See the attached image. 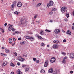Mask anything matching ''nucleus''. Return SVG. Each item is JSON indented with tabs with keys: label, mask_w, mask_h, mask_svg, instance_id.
Segmentation results:
<instances>
[{
	"label": "nucleus",
	"mask_w": 74,
	"mask_h": 74,
	"mask_svg": "<svg viewBox=\"0 0 74 74\" xmlns=\"http://www.w3.org/2000/svg\"><path fill=\"white\" fill-rule=\"evenodd\" d=\"M56 61V58L55 57H53L51 58L50 62L51 63H54Z\"/></svg>",
	"instance_id": "39448f33"
},
{
	"label": "nucleus",
	"mask_w": 74,
	"mask_h": 74,
	"mask_svg": "<svg viewBox=\"0 0 74 74\" xmlns=\"http://www.w3.org/2000/svg\"><path fill=\"white\" fill-rule=\"evenodd\" d=\"M1 56H7V54L2 53H1Z\"/></svg>",
	"instance_id": "a211bd4d"
},
{
	"label": "nucleus",
	"mask_w": 74,
	"mask_h": 74,
	"mask_svg": "<svg viewBox=\"0 0 74 74\" xmlns=\"http://www.w3.org/2000/svg\"><path fill=\"white\" fill-rule=\"evenodd\" d=\"M41 46H42L43 47L44 46V45H45L44 44V43H42L41 45Z\"/></svg>",
	"instance_id": "f704fd0d"
},
{
	"label": "nucleus",
	"mask_w": 74,
	"mask_h": 74,
	"mask_svg": "<svg viewBox=\"0 0 74 74\" xmlns=\"http://www.w3.org/2000/svg\"><path fill=\"white\" fill-rule=\"evenodd\" d=\"M70 57L72 59H74V53H72L70 54Z\"/></svg>",
	"instance_id": "9b49d317"
},
{
	"label": "nucleus",
	"mask_w": 74,
	"mask_h": 74,
	"mask_svg": "<svg viewBox=\"0 0 74 74\" xmlns=\"http://www.w3.org/2000/svg\"><path fill=\"white\" fill-rule=\"evenodd\" d=\"M53 13V12H50L49 13V14L50 15H52V14Z\"/></svg>",
	"instance_id": "37998d69"
},
{
	"label": "nucleus",
	"mask_w": 74,
	"mask_h": 74,
	"mask_svg": "<svg viewBox=\"0 0 74 74\" xmlns=\"http://www.w3.org/2000/svg\"><path fill=\"white\" fill-rule=\"evenodd\" d=\"M18 60L21 62H23L25 60V59L22 58L21 56H19L18 58Z\"/></svg>",
	"instance_id": "f03ea898"
},
{
	"label": "nucleus",
	"mask_w": 74,
	"mask_h": 74,
	"mask_svg": "<svg viewBox=\"0 0 74 74\" xmlns=\"http://www.w3.org/2000/svg\"><path fill=\"white\" fill-rule=\"evenodd\" d=\"M2 49H4V47H2Z\"/></svg>",
	"instance_id": "e2e57ef3"
},
{
	"label": "nucleus",
	"mask_w": 74,
	"mask_h": 74,
	"mask_svg": "<svg viewBox=\"0 0 74 74\" xmlns=\"http://www.w3.org/2000/svg\"><path fill=\"white\" fill-rule=\"evenodd\" d=\"M7 23H5L4 24V26H7Z\"/></svg>",
	"instance_id": "5fc2aeb1"
},
{
	"label": "nucleus",
	"mask_w": 74,
	"mask_h": 74,
	"mask_svg": "<svg viewBox=\"0 0 74 74\" xmlns=\"http://www.w3.org/2000/svg\"><path fill=\"white\" fill-rule=\"evenodd\" d=\"M13 54H14V56H17V54L16 52H14L13 53Z\"/></svg>",
	"instance_id": "b1692460"
},
{
	"label": "nucleus",
	"mask_w": 74,
	"mask_h": 74,
	"mask_svg": "<svg viewBox=\"0 0 74 74\" xmlns=\"http://www.w3.org/2000/svg\"><path fill=\"white\" fill-rule=\"evenodd\" d=\"M20 44L21 45H23V44H25V42H20Z\"/></svg>",
	"instance_id": "72a5a7b5"
},
{
	"label": "nucleus",
	"mask_w": 74,
	"mask_h": 74,
	"mask_svg": "<svg viewBox=\"0 0 74 74\" xmlns=\"http://www.w3.org/2000/svg\"><path fill=\"white\" fill-rule=\"evenodd\" d=\"M10 66L11 67H14L15 66V65L13 64V63H11L10 64Z\"/></svg>",
	"instance_id": "412c9836"
},
{
	"label": "nucleus",
	"mask_w": 74,
	"mask_h": 74,
	"mask_svg": "<svg viewBox=\"0 0 74 74\" xmlns=\"http://www.w3.org/2000/svg\"><path fill=\"white\" fill-rule=\"evenodd\" d=\"M36 63H40V61H39V60H36Z\"/></svg>",
	"instance_id": "8fccbe9b"
},
{
	"label": "nucleus",
	"mask_w": 74,
	"mask_h": 74,
	"mask_svg": "<svg viewBox=\"0 0 74 74\" xmlns=\"http://www.w3.org/2000/svg\"><path fill=\"white\" fill-rule=\"evenodd\" d=\"M9 43H10V44H12V42L10 41L9 42Z\"/></svg>",
	"instance_id": "69168bd1"
},
{
	"label": "nucleus",
	"mask_w": 74,
	"mask_h": 74,
	"mask_svg": "<svg viewBox=\"0 0 74 74\" xmlns=\"http://www.w3.org/2000/svg\"><path fill=\"white\" fill-rule=\"evenodd\" d=\"M39 23V22L38 21H36V23Z\"/></svg>",
	"instance_id": "bf43d9fd"
},
{
	"label": "nucleus",
	"mask_w": 74,
	"mask_h": 74,
	"mask_svg": "<svg viewBox=\"0 0 74 74\" xmlns=\"http://www.w3.org/2000/svg\"><path fill=\"white\" fill-rule=\"evenodd\" d=\"M48 60H47L45 64H44V66L45 67H47L48 66Z\"/></svg>",
	"instance_id": "6e6552de"
},
{
	"label": "nucleus",
	"mask_w": 74,
	"mask_h": 74,
	"mask_svg": "<svg viewBox=\"0 0 74 74\" xmlns=\"http://www.w3.org/2000/svg\"><path fill=\"white\" fill-rule=\"evenodd\" d=\"M47 48H49V45H47Z\"/></svg>",
	"instance_id": "0e129e2a"
},
{
	"label": "nucleus",
	"mask_w": 74,
	"mask_h": 74,
	"mask_svg": "<svg viewBox=\"0 0 74 74\" xmlns=\"http://www.w3.org/2000/svg\"><path fill=\"white\" fill-rule=\"evenodd\" d=\"M53 74H56L57 73H58V72H57V71L55 70L53 71Z\"/></svg>",
	"instance_id": "4be33fe9"
},
{
	"label": "nucleus",
	"mask_w": 74,
	"mask_h": 74,
	"mask_svg": "<svg viewBox=\"0 0 74 74\" xmlns=\"http://www.w3.org/2000/svg\"><path fill=\"white\" fill-rule=\"evenodd\" d=\"M42 4V3H39L36 6V7H40V5H41Z\"/></svg>",
	"instance_id": "aec40b11"
},
{
	"label": "nucleus",
	"mask_w": 74,
	"mask_h": 74,
	"mask_svg": "<svg viewBox=\"0 0 74 74\" xmlns=\"http://www.w3.org/2000/svg\"><path fill=\"white\" fill-rule=\"evenodd\" d=\"M29 39L30 40L32 41H34V38L33 37H30V38Z\"/></svg>",
	"instance_id": "dca6fc26"
},
{
	"label": "nucleus",
	"mask_w": 74,
	"mask_h": 74,
	"mask_svg": "<svg viewBox=\"0 0 74 74\" xmlns=\"http://www.w3.org/2000/svg\"><path fill=\"white\" fill-rule=\"evenodd\" d=\"M13 40L14 41H16V39H15V38L13 37Z\"/></svg>",
	"instance_id": "09e8293b"
},
{
	"label": "nucleus",
	"mask_w": 74,
	"mask_h": 74,
	"mask_svg": "<svg viewBox=\"0 0 74 74\" xmlns=\"http://www.w3.org/2000/svg\"><path fill=\"white\" fill-rule=\"evenodd\" d=\"M45 31L46 32H47V33H49V32H50V30H48V29H46Z\"/></svg>",
	"instance_id": "2f4dec72"
},
{
	"label": "nucleus",
	"mask_w": 74,
	"mask_h": 74,
	"mask_svg": "<svg viewBox=\"0 0 74 74\" xmlns=\"http://www.w3.org/2000/svg\"><path fill=\"white\" fill-rule=\"evenodd\" d=\"M30 37L29 36H27L26 37V39H30Z\"/></svg>",
	"instance_id": "7c9ffc66"
},
{
	"label": "nucleus",
	"mask_w": 74,
	"mask_h": 74,
	"mask_svg": "<svg viewBox=\"0 0 74 74\" xmlns=\"http://www.w3.org/2000/svg\"><path fill=\"white\" fill-rule=\"evenodd\" d=\"M17 73L18 74H22V73L20 71V70L18 69L17 71Z\"/></svg>",
	"instance_id": "2eb2a0df"
},
{
	"label": "nucleus",
	"mask_w": 74,
	"mask_h": 74,
	"mask_svg": "<svg viewBox=\"0 0 74 74\" xmlns=\"http://www.w3.org/2000/svg\"><path fill=\"white\" fill-rule=\"evenodd\" d=\"M62 63L64 64H65L66 63V60L63 59L62 60Z\"/></svg>",
	"instance_id": "cd10ccee"
},
{
	"label": "nucleus",
	"mask_w": 74,
	"mask_h": 74,
	"mask_svg": "<svg viewBox=\"0 0 74 74\" xmlns=\"http://www.w3.org/2000/svg\"><path fill=\"white\" fill-rule=\"evenodd\" d=\"M59 41H58L54 40L53 41L54 43H55V44H58V43H59Z\"/></svg>",
	"instance_id": "5701e85b"
},
{
	"label": "nucleus",
	"mask_w": 74,
	"mask_h": 74,
	"mask_svg": "<svg viewBox=\"0 0 74 74\" xmlns=\"http://www.w3.org/2000/svg\"><path fill=\"white\" fill-rule=\"evenodd\" d=\"M44 72H45V71L43 69H42L41 71V73L43 74V73H44Z\"/></svg>",
	"instance_id": "a878e982"
},
{
	"label": "nucleus",
	"mask_w": 74,
	"mask_h": 74,
	"mask_svg": "<svg viewBox=\"0 0 74 74\" xmlns=\"http://www.w3.org/2000/svg\"><path fill=\"white\" fill-rule=\"evenodd\" d=\"M54 32L56 34H58V33H59V32H60V30L59 29H56L55 30H54Z\"/></svg>",
	"instance_id": "0eeeda50"
},
{
	"label": "nucleus",
	"mask_w": 74,
	"mask_h": 74,
	"mask_svg": "<svg viewBox=\"0 0 74 74\" xmlns=\"http://www.w3.org/2000/svg\"><path fill=\"white\" fill-rule=\"evenodd\" d=\"M62 54L63 55H66V54L64 52H62Z\"/></svg>",
	"instance_id": "4c0bfd02"
},
{
	"label": "nucleus",
	"mask_w": 74,
	"mask_h": 74,
	"mask_svg": "<svg viewBox=\"0 0 74 74\" xmlns=\"http://www.w3.org/2000/svg\"><path fill=\"white\" fill-rule=\"evenodd\" d=\"M50 22H53V21H52V20H50Z\"/></svg>",
	"instance_id": "338daca9"
},
{
	"label": "nucleus",
	"mask_w": 74,
	"mask_h": 74,
	"mask_svg": "<svg viewBox=\"0 0 74 74\" xmlns=\"http://www.w3.org/2000/svg\"><path fill=\"white\" fill-rule=\"evenodd\" d=\"M53 48L54 49H56L58 48V46L57 45H54L53 46Z\"/></svg>",
	"instance_id": "4468645a"
},
{
	"label": "nucleus",
	"mask_w": 74,
	"mask_h": 74,
	"mask_svg": "<svg viewBox=\"0 0 74 74\" xmlns=\"http://www.w3.org/2000/svg\"><path fill=\"white\" fill-rule=\"evenodd\" d=\"M53 2L52 1H50L49 3L47 5V6L49 8L50 6H53Z\"/></svg>",
	"instance_id": "f257e3e1"
},
{
	"label": "nucleus",
	"mask_w": 74,
	"mask_h": 74,
	"mask_svg": "<svg viewBox=\"0 0 74 74\" xmlns=\"http://www.w3.org/2000/svg\"><path fill=\"white\" fill-rule=\"evenodd\" d=\"M13 35H15V33H14V32L13 33Z\"/></svg>",
	"instance_id": "774afa93"
},
{
	"label": "nucleus",
	"mask_w": 74,
	"mask_h": 74,
	"mask_svg": "<svg viewBox=\"0 0 74 74\" xmlns=\"http://www.w3.org/2000/svg\"><path fill=\"white\" fill-rule=\"evenodd\" d=\"M1 31L2 32V33H4V30L3 29H2L1 28Z\"/></svg>",
	"instance_id": "c9c22d12"
},
{
	"label": "nucleus",
	"mask_w": 74,
	"mask_h": 74,
	"mask_svg": "<svg viewBox=\"0 0 74 74\" xmlns=\"http://www.w3.org/2000/svg\"><path fill=\"white\" fill-rule=\"evenodd\" d=\"M36 37H38V39H40V40H42L43 39L42 37L41 36H40L38 35H36Z\"/></svg>",
	"instance_id": "1a4fd4ad"
},
{
	"label": "nucleus",
	"mask_w": 74,
	"mask_h": 74,
	"mask_svg": "<svg viewBox=\"0 0 74 74\" xmlns=\"http://www.w3.org/2000/svg\"><path fill=\"white\" fill-rule=\"evenodd\" d=\"M40 34H41V35H44V31H42V30H41L40 31Z\"/></svg>",
	"instance_id": "6ab92c4d"
},
{
	"label": "nucleus",
	"mask_w": 74,
	"mask_h": 74,
	"mask_svg": "<svg viewBox=\"0 0 74 74\" xmlns=\"http://www.w3.org/2000/svg\"><path fill=\"white\" fill-rule=\"evenodd\" d=\"M64 21L66 22H67V21H68V19H67L66 18L64 19Z\"/></svg>",
	"instance_id": "e433bc0d"
},
{
	"label": "nucleus",
	"mask_w": 74,
	"mask_h": 74,
	"mask_svg": "<svg viewBox=\"0 0 74 74\" xmlns=\"http://www.w3.org/2000/svg\"><path fill=\"white\" fill-rule=\"evenodd\" d=\"M17 64L18 66H20V65H21V63H19V62H18L17 63Z\"/></svg>",
	"instance_id": "de8ad7c7"
},
{
	"label": "nucleus",
	"mask_w": 74,
	"mask_h": 74,
	"mask_svg": "<svg viewBox=\"0 0 74 74\" xmlns=\"http://www.w3.org/2000/svg\"><path fill=\"white\" fill-rule=\"evenodd\" d=\"M15 33H16L17 34L18 33H20L19 32H18V31H15Z\"/></svg>",
	"instance_id": "c03bdc74"
},
{
	"label": "nucleus",
	"mask_w": 74,
	"mask_h": 74,
	"mask_svg": "<svg viewBox=\"0 0 74 74\" xmlns=\"http://www.w3.org/2000/svg\"><path fill=\"white\" fill-rule=\"evenodd\" d=\"M23 56H25V57H27V54H24L23 55Z\"/></svg>",
	"instance_id": "473e14b6"
},
{
	"label": "nucleus",
	"mask_w": 74,
	"mask_h": 74,
	"mask_svg": "<svg viewBox=\"0 0 74 74\" xmlns=\"http://www.w3.org/2000/svg\"><path fill=\"white\" fill-rule=\"evenodd\" d=\"M29 68H26L25 69V72H26L27 71H29Z\"/></svg>",
	"instance_id": "c85d7f7f"
},
{
	"label": "nucleus",
	"mask_w": 74,
	"mask_h": 74,
	"mask_svg": "<svg viewBox=\"0 0 74 74\" xmlns=\"http://www.w3.org/2000/svg\"><path fill=\"white\" fill-rule=\"evenodd\" d=\"M67 10V7H63L61 8V11L62 12H64L65 11Z\"/></svg>",
	"instance_id": "20e7f679"
},
{
	"label": "nucleus",
	"mask_w": 74,
	"mask_h": 74,
	"mask_svg": "<svg viewBox=\"0 0 74 74\" xmlns=\"http://www.w3.org/2000/svg\"><path fill=\"white\" fill-rule=\"evenodd\" d=\"M52 72H53V69L52 68H51L48 71L49 73H52Z\"/></svg>",
	"instance_id": "ddd939ff"
},
{
	"label": "nucleus",
	"mask_w": 74,
	"mask_h": 74,
	"mask_svg": "<svg viewBox=\"0 0 74 74\" xmlns=\"http://www.w3.org/2000/svg\"><path fill=\"white\" fill-rule=\"evenodd\" d=\"M66 34H69V35L70 36L71 35V33L70 31L69 30H68L66 32Z\"/></svg>",
	"instance_id": "f8f14e48"
},
{
	"label": "nucleus",
	"mask_w": 74,
	"mask_h": 74,
	"mask_svg": "<svg viewBox=\"0 0 74 74\" xmlns=\"http://www.w3.org/2000/svg\"><path fill=\"white\" fill-rule=\"evenodd\" d=\"M37 15H36L34 17V18H36L37 17Z\"/></svg>",
	"instance_id": "6e6d98bb"
},
{
	"label": "nucleus",
	"mask_w": 74,
	"mask_h": 74,
	"mask_svg": "<svg viewBox=\"0 0 74 74\" xmlns=\"http://www.w3.org/2000/svg\"><path fill=\"white\" fill-rule=\"evenodd\" d=\"M19 13H20V12H18L17 11H15L14 12V14H16V15L18 14H19Z\"/></svg>",
	"instance_id": "bb28decb"
},
{
	"label": "nucleus",
	"mask_w": 74,
	"mask_h": 74,
	"mask_svg": "<svg viewBox=\"0 0 74 74\" xmlns=\"http://www.w3.org/2000/svg\"><path fill=\"white\" fill-rule=\"evenodd\" d=\"M63 42H66V39H64V40H63Z\"/></svg>",
	"instance_id": "864d4df0"
},
{
	"label": "nucleus",
	"mask_w": 74,
	"mask_h": 74,
	"mask_svg": "<svg viewBox=\"0 0 74 74\" xmlns=\"http://www.w3.org/2000/svg\"><path fill=\"white\" fill-rule=\"evenodd\" d=\"M70 15L69 14H67L66 15V16L68 18H69V17H70Z\"/></svg>",
	"instance_id": "c756f323"
},
{
	"label": "nucleus",
	"mask_w": 74,
	"mask_h": 74,
	"mask_svg": "<svg viewBox=\"0 0 74 74\" xmlns=\"http://www.w3.org/2000/svg\"><path fill=\"white\" fill-rule=\"evenodd\" d=\"M7 64V62H4L3 63L2 66H6Z\"/></svg>",
	"instance_id": "f3484780"
},
{
	"label": "nucleus",
	"mask_w": 74,
	"mask_h": 74,
	"mask_svg": "<svg viewBox=\"0 0 74 74\" xmlns=\"http://www.w3.org/2000/svg\"><path fill=\"white\" fill-rule=\"evenodd\" d=\"M12 31L13 32L15 31V29L13 28V29H12Z\"/></svg>",
	"instance_id": "13d9d810"
},
{
	"label": "nucleus",
	"mask_w": 74,
	"mask_h": 74,
	"mask_svg": "<svg viewBox=\"0 0 74 74\" xmlns=\"http://www.w3.org/2000/svg\"><path fill=\"white\" fill-rule=\"evenodd\" d=\"M33 60L34 61H36V58H33Z\"/></svg>",
	"instance_id": "ea45409f"
},
{
	"label": "nucleus",
	"mask_w": 74,
	"mask_h": 74,
	"mask_svg": "<svg viewBox=\"0 0 74 74\" xmlns=\"http://www.w3.org/2000/svg\"><path fill=\"white\" fill-rule=\"evenodd\" d=\"M15 42H14V43H12V46H14V45H15Z\"/></svg>",
	"instance_id": "603ef678"
},
{
	"label": "nucleus",
	"mask_w": 74,
	"mask_h": 74,
	"mask_svg": "<svg viewBox=\"0 0 74 74\" xmlns=\"http://www.w3.org/2000/svg\"><path fill=\"white\" fill-rule=\"evenodd\" d=\"M70 74H73V71H70Z\"/></svg>",
	"instance_id": "49530a36"
},
{
	"label": "nucleus",
	"mask_w": 74,
	"mask_h": 74,
	"mask_svg": "<svg viewBox=\"0 0 74 74\" xmlns=\"http://www.w3.org/2000/svg\"><path fill=\"white\" fill-rule=\"evenodd\" d=\"M27 65H22V67H26Z\"/></svg>",
	"instance_id": "a19ab883"
},
{
	"label": "nucleus",
	"mask_w": 74,
	"mask_h": 74,
	"mask_svg": "<svg viewBox=\"0 0 74 74\" xmlns=\"http://www.w3.org/2000/svg\"><path fill=\"white\" fill-rule=\"evenodd\" d=\"M9 27L8 28V30H9V31H11L12 30V28H13V25L9 24Z\"/></svg>",
	"instance_id": "423d86ee"
},
{
	"label": "nucleus",
	"mask_w": 74,
	"mask_h": 74,
	"mask_svg": "<svg viewBox=\"0 0 74 74\" xmlns=\"http://www.w3.org/2000/svg\"><path fill=\"white\" fill-rule=\"evenodd\" d=\"M21 24H22V25H23V24L25 26H26V25H27V23H26V20H23L22 19H21Z\"/></svg>",
	"instance_id": "7ed1b4c3"
},
{
	"label": "nucleus",
	"mask_w": 74,
	"mask_h": 74,
	"mask_svg": "<svg viewBox=\"0 0 74 74\" xmlns=\"http://www.w3.org/2000/svg\"><path fill=\"white\" fill-rule=\"evenodd\" d=\"M67 59V57H65L63 59H64V60H66V59Z\"/></svg>",
	"instance_id": "58836bf2"
},
{
	"label": "nucleus",
	"mask_w": 74,
	"mask_h": 74,
	"mask_svg": "<svg viewBox=\"0 0 74 74\" xmlns=\"http://www.w3.org/2000/svg\"><path fill=\"white\" fill-rule=\"evenodd\" d=\"M56 10V9H55V8H53L52 9V11H55Z\"/></svg>",
	"instance_id": "79ce46f5"
},
{
	"label": "nucleus",
	"mask_w": 74,
	"mask_h": 74,
	"mask_svg": "<svg viewBox=\"0 0 74 74\" xmlns=\"http://www.w3.org/2000/svg\"><path fill=\"white\" fill-rule=\"evenodd\" d=\"M11 6H12V8H14V7H15V5L14 4H12V5Z\"/></svg>",
	"instance_id": "a18cd8bd"
},
{
	"label": "nucleus",
	"mask_w": 74,
	"mask_h": 74,
	"mask_svg": "<svg viewBox=\"0 0 74 74\" xmlns=\"http://www.w3.org/2000/svg\"><path fill=\"white\" fill-rule=\"evenodd\" d=\"M18 40L19 41H20V40H21V38H18Z\"/></svg>",
	"instance_id": "4d7b16f0"
},
{
	"label": "nucleus",
	"mask_w": 74,
	"mask_h": 74,
	"mask_svg": "<svg viewBox=\"0 0 74 74\" xmlns=\"http://www.w3.org/2000/svg\"><path fill=\"white\" fill-rule=\"evenodd\" d=\"M11 74H15V73H14V72H12L11 73Z\"/></svg>",
	"instance_id": "052dcab7"
},
{
	"label": "nucleus",
	"mask_w": 74,
	"mask_h": 74,
	"mask_svg": "<svg viewBox=\"0 0 74 74\" xmlns=\"http://www.w3.org/2000/svg\"><path fill=\"white\" fill-rule=\"evenodd\" d=\"M72 30H74V26L72 27Z\"/></svg>",
	"instance_id": "680f3d73"
},
{
	"label": "nucleus",
	"mask_w": 74,
	"mask_h": 74,
	"mask_svg": "<svg viewBox=\"0 0 74 74\" xmlns=\"http://www.w3.org/2000/svg\"><path fill=\"white\" fill-rule=\"evenodd\" d=\"M17 6L18 7H22V3L18 2L17 4Z\"/></svg>",
	"instance_id": "9d476101"
},
{
	"label": "nucleus",
	"mask_w": 74,
	"mask_h": 74,
	"mask_svg": "<svg viewBox=\"0 0 74 74\" xmlns=\"http://www.w3.org/2000/svg\"><path fill=\"white\" fill-rule=\"evenodd\" d=\"M9 41H12V39L11 38H10L9 39Z\"/></svg>",
	"instance_id": "3c124183"
},
{
	"label": "nucleus",
	"mask_w": 74,
	"mask_h": 74,
	"mask_svg": "<svg viewBox=\"0 0 74 74\" xmlns=\"http://www.w3.org/2000/svg\"><path fill=\"white\" fill-rule=\"evenodd\" d=\"M9 52H10V51L8 49H5V52H6V53H8Z\"/></svg>",
	"instance_id": "393cba45"
}]
</instances>
